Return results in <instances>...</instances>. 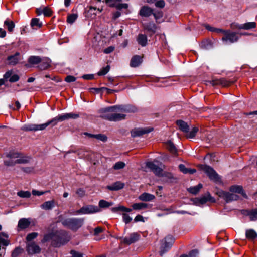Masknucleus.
Wrapping results in <instances>:
<instances>
[{
  "label": "nucleus",
  "instance_id": "4468645a",
  "mask_svg": "<svg viewBox=\"0 0 257 257\" xmlns=\"http://www.w3.org/2000/svg\"><path fill=\"white\" fill-rule=\"evenodd\" d=\"M152 130V128H135L131 131V136L133 137H139L150 133Z\"/></svg>",
  "mask_w": 257,
  "mask_h": 257
},
{
  "label": "nucleus",
  "instance_id": "1a4fd4ad",
  "mask_svg": "<svg viewBox=\"0 0 257 257\" xmlns=\"http://www.w3.org/2000/svg\"><path fill=\"white\" fill-rule=\"evenodd\" d=\"M79 117V114L73 113H67L54 117L52 119V122L53 123V125H56L58 122L63 121L69 119H76Z\"/></svg>",
  "mask_w": 257,
  "mask_h": 257
},
{
  "label": "nucleus",
  "instance_id": "6e6552de",
  "mask_svg": "<svg viewBox=\"0 0 257 257\" xmlns=\"http://www.w3.org/2000/svg\"><path fill=\"white\" fill-rule=\"evenodd\" d=\"M100 211V209L93 205H88L83 206L80 209L75 212V214H93Z\"/></svg>",
  "mask_w": 257,
  "mask_h": 257
},
{
  "label": "nucleus",
  "instance_id": "bb28decb",
  "mask_svg": "<svg viewBox=\"0 0 257 257\" xmlns=\"http://www.w3.org/2000/svg\"><path fill=\"white\" fill-rule=\"evenodd\" d=\"M19 53L17 52L15 55H11L8 57V60L10 65H15L18 63L19 61Z\"/></svg>",
  "mask_w": 257,
  "mask_h": 257
},
{
  "label": "nucleus",
  "instance_id": "680f3d73",
  "mask_svg": "<svg viewBox=\"0 0 257 257\" xmlns=\"http://www.w3.org/2000/svg\"><path fill=\"white\" fill-rule=\"evenodd\" d=\"M199 254L198 251L197 249H194L191 251L189 255H187L189 257H196Z\"/></svg>",
  "mask_w": 257,
  "mask_h": 257
},
{
  "label": "nucleus",
  "instance_id": "338daca9",
  "mask_svg": "<svg viewBox=\"0 0 257 257\" xmlns=\"http://www.w3.org/2000/svg\"><path fill=\"white\" fill-rule=\"evenodd\" d=\"M231 27L233 29H242V24H239L238 23H233L231 25Z\"/></svg>",
  "mask_w": 257,
  "mask_h": 257
},
{
  "label": "nucleus",
  "instance_id": "7c9ffc66",
  "mask_svg": "<svg viewBox=\"0 0 257 257\" xmlns=\"http://www.w3.org/2000/svg\"><path fill=\"white\" fill-rule=\"evenodd\" d=\"M166 147L172 154L175 155L177 154V149L172 142L168 141L166 143Z\"/></svg>",
  "mask_w": 257,
  "mask_h": 257
},
{
  "label": "nucleus",
  "instance_id": "473e14b6",
  "mask_svg": "<svg viewBox=\"0 0 257 257\" xmlns=\"http://www.w3.org/2000/svg\"><path fill=\"white\" fill-rule=\"evenodd\" d=\"M52 124L53 125V123L52 122V120L41 124H36V131H41L45 130L48 126Z\"/></svg>",
  "mask_w": 257,
  "mask_h": 257
},
{
  "label": "nucleus",
  "instance_id": "ea45409f",
  "mask_svg": "<svg viewBox=\"0 0 257 257\" xmlns=\"http://www.w3.org/2000/svg\"><path fill=\"white\" fill-rule=\"evenodd\" d=\"M198 131L199 129L198 127H194L190 132H188V134H187V137L189 138H194Z\"/></svg>",
  "mask_w": 257,
  "mask_h": 257
},
{
  "label": "nucleus",
  "instance_id": "0e129e2a",
  "mask_svg": "<svg viewBox=\"0 0 257 257\" xmlns=\"http://www.w3.org/2000/svg\"><path fill=\"white\" fill-rule=\"evenodd\" d=\"M114 50V47L113 46H109L108 48L105 49L104 50V53L105 54H109L113 52Z\"/></svg>",
  "mask_w": 257,
  "mask_h": 257
},
{
  "label": "nucleus",
  "instance_id": "dca6fc26",
  "mask_svg": "<svg viewBox=\"0 0 257 257\" xmlns=\"http://www.w3.org/2000/svg\"><path fill=\"white\" fill-rule=\"evenodd\" d=\"M30 221L28 219L22 218L19 220L18 224V230L21 231L29 227Z\"/></svg>",
  "mask_w": 257,
  "mask_h": 257
},
{
  "label": "nucleus",
  "instance_id": "e2e57ef3",
  "mask_svg": "<svg viewBox=\"0 0 257 257\" xmlns=\"http://www.w3.org/2000/svg\"><path fill=\"white\" fill-rule=\"evenodd\" d=\"M180 171L184 174H187L188 168H186L184 165L180 164L179 166Z\"/></svg>",
  "mask_w": 257,
  "mask_h": 257
},
{
  "label": "nucleus",
  "instance_id": "c9c22d12",
  "mask_svg": "<svg viewBox=\"0 0 257 257\" xmlns=\"http://www.w3.org/2000/svg\"><path fill=\"white\" fill-rule=\"evenodd\" d=\"M202 187V185L201 184H199L197 186L190 187L188 189V191L192 194H196Z\"/></svg>",
  "mask_w": 257,
  "mask_h": 257
},
{
  "label": "nucleus",
  "instance_id": "58836bf2",
  "mask_svg": "<svg viewBox=\"0 0 257 257\" xmlns=\"http://www.w3.org/2000/svg\"><path fill=\"white\" fill-rule=\"evenodd\" d=\"M125 164L123 162L119 161L116 162L113 167L114 170H117L124 168Z\"/></svg>",
  "mask_w": 257,
  "mask_h": 257
},
{
  "label": "nucleus",
  "instance_id": "9b49d317",
  "mask_svg": "<svg viewBox=\"0 0 257 257\" xmlns=\"http://www.w3.org/2000/svg\"><path fill=\"white\" fill-rule=\"evenodd\" d=\"M26 250L29 254H34L40 253L41 248L35 242H30L27 243Z\"/></svg>",
  "mask_w": 257,
  "mask_h": 257
},
{
  "label": "nucleus",
  "instance_id": "79ce46f5",
  "mask_svg": "<svg viewBox=\"0 0 257 257\" xmlns=\"http://www.w3.org/2000/svg\"><path fill=\"white\" fill-rule=\"evenodd\" d=\"M38 235V233L37 232H32L28 234L26 236V240L29 242L36 238Z\"/></svg>",
  "mask_w": 257,
  "mask_h": 257
},
{
  "label": "nucleus",
  "instance_id": "de8ad7c7",
  "mask_svg": "<svg viewBox=\"0 0 257 257\" xmlns=\"http://www.w3.org/2000/svg\"><path fill=\"white\" fill-rule=\"evenodd\" d=\"M52 14V11L48 7L43 8V15L45 16H50Z\"/></svg>",
  "mask_w": 257,
  "mask_h": 257
},
{
  "label": "nucleus",
  "instance_id": "6e6d98bb",
  "mask_svg": "<svg viewBox=\"0 0 257 257\" xmlns=\"http://www.w3.org/2000/svg\"><path fill=\"white\" fill-rule=\"evenodd\" d=\"M257 220V209L252 210L251 214V221H255Z\"/></svg>",
  "mask_w": 257,
  "mask_h": 257
},
{
  "label": "nucleus",
  "instance_id": "2f4dec72",
  "mask_svg": "<svg viewBox=\"0 0 257 257\" xmlns=\"http://www.w3.org/2000/svg\"><path fill=\"white\" fill-rule=\"evenodd\" d=\"M42 26V23L40 22L39 19L33 18L31 22V26L34 28H39Z\"/></svg>",
  "mask_w": 257,
  "mask_h": 257
},
{
  "label": "nucleus",
  "instance_id": "423d86ee",
  "mask_svg": "<svg viewBox=\"0 0 257 257\" xmlns=\"http://www.w3.org/2000/svg\"><path fill=\"white\" fill-rule=\"evenodd\" d=\"M174 242V238L171 235H168L162 241V244L160 248V255L163 254L169 250Z\"/></svg>",
  "mask_w": 257,
  "mask_h": 257
},
{
  "label": "nucleus",
  "instance_id": "a878e982",
  "mask_svg": "<svg viewBox=\"0 0 257 257\" xmlns=\"http://www.w3.org/2000/svg\"><path fill=\"white\" fill-rule=\"evenodd\" d=\"M245 235L248 239L254 240L257 237V233L253 229H247L246 230Z\"/></svg>",
  "mask_w": 257,
  "mask_h": 257
},
{
  "label": "nucleus",
  "instance_id": "a211bd4d",
  "mask_svg": "<svg viewBox=\"0 0 257 257\" xmlns=\"http://www.w3.org/2000/svg\"><path fill=\"white\" fill-rule=\"evenodd\" d=\"M124 187V184L120 181H117L111 185L107 186L106 188L110 191H117L120 190Z\"/></svg>",
  "mask_w": 257,
  "mask_h": 257
},
{
  "label": "nucleus",
  "instance_id": "20e7f679",
  "mask_svg": "<svg viewBox=\"0 0 257 257\" xmlns=\"http://www.w3.org/2000/svg\"><path fill=\"white\" fill-rule=\"evenodd\" d=\"M84 218H70L61 221V223L73 231L77 230L84 223Z\"/></svg>",
  "mask_w": 257,
  "mask_h": 257
},
{
  "label": "nucleus",
  "instance_id": "c85d7f7f",
  "mask_svg": "<svg viewBox=\"0 0 257 257\" xmlns=\"http://www.w3.org/2000/svg\"><path fill=\"white\" fill-rule=\"evenodd\" d=\"M133 209L135 210H140L146 209L148 207V205L145 203H134L132 206Z\"/></svg>",
  "mask_w": 257,
  "mask_h": 257
},
{
  "label": "nucleus",
  "instance_id": "603ef678",
  "mask_svg": "<svg viewBox=\"0 0 257 257\" xmlns=\"http://www.w3.org/2000/svg\"><path fill=\"white\" fill-rule=\"evenodd\" d=\"M118 10H121L122 9H127L128 8V5L127 4H121L118 3L117 4L115 7Z\"/></svg>",
  "mask_w": 257,
  "mask_h": 257
},
{
  "label": "nucleus",
  "instance_id": "37998d69",
  "mask_svg": "<svg viewBox=\"0 0 257 257\" xmlns=\"http://www.w3.org/2000/svg\"><path fill=\"white\" fill-rule=\"evenodd\" d=\"M122 0H105L106 3L110 7H115L118 3Z\"/></svg>",
  "mask_w": 257,
  "mask_h": 257
},
{
  "label": "nucleus",
  "instance_id": "09e8293b",
  "mask_svg": "<svg viewBox=\"0 0 257 257\" xmlns=\"http://www.w3.org/2000/svg\"><path fill=\"white\" fill-rule=\"evenodd\" d=\"M23 130L25 131H36V124H30L23 126Z\"/></svg>",
  "mask_w": 257,
  "mask_h": 257
},
{
  "label": "nucleus",
  "instance_id": "f8f14e48",
  "mask_svg": "<svg viewBox=\"0 0 257 257\" xmlns=\"http://www.w3.org/2000/svg\"><path fill=\"white\" fill-rule=\"evenodd\" d=\"M140 235L137 233H132L128 236L120 238L121 242L124 244H131L139 240Z\"/></svg>",
  "mask_w": 257,
  "mask_h": 257
},
{
  "label": "nucleus",
  "instance_id": "4c0bfd02",
  "mask_svg": "<svg viewBox=\"0 0 257 257\" xmlns=\"http://www.w3.org/2000/svg\"><path fill=\"white\" fill-rule=\"evenodd\" d=\"M31 193L28 191H20L17 192V195L21 198H29L31 196Z\"/></svg>",
  "mask_w": 257,
  "mask_h": 257
},
{
  "label": "nucleus",
  "instance_id": "864d4df0",
  "mask_svg": "<svg viewBox=\"0 0 257 257\" xmlns=\"http://www.w3.org/2000/svg\"><path fill=\"white\" fill-rule=\"evenodd\" d=\"M199 200L201 204H204L207 201L211 200V196L210 195L207 196H203L200 198Z\"/></svg>",
  "mask_w": 257,
  "mask_h": 257
},
{
  "label": "nucleus",
  "instance_id": "f257e3e1",
  "mask_svg": "<svg viewBox=\"0 0 257 257\" xmlns=\"http://www.w3.org/2000/svg\"><path fill=\"white\" fill-rule=\"evenodd\" d=\"M135 107L130 106L114 105L100 110L101 117L111 121H118L125 118V113L136 111Z\"/></svg>",
  "mask_w": 257,
  "mask_h": 257
},
{
  "label": "nucleus",
  "instance_id": "9d476101",
  "mask_svg": "<svg viewBox=\"0 0 257 257\" xmlns=\"http://www.w3.org/2000/svg\"><path fill=\"white\" fill-rule=\"evenodd\" d=\"M201 169L207 174L210 179H218V175L212 168L206 165H202L201 166Z\"/></svg>",
  "mask_w": 257,
  "mask_h": 257
},
{
  "label": "nucleus",
  "instance_id": "5fc2aeb1",
  "mask_svg": "<svg viewBox=\"0 0 257 257\" xmlns=\"http://www.w3.org/2000/svg\"><path fill=\"white\" fill-rule=\"evenodd\" d=\"M76 78L72 75H68L65 78V81L67 82L70 83L75 81Z\"/></svg>",
  "mask_w": 257,
  "mask_h": 257
},
{
  "label": "nucleus",
  "instance_id": "c756f323",
  "mask_svg": "<svg viewBox=\"0 0 257 257\" xmlns=\"http://www.w3.org/2000/svg\"><path fill=\"white\" fill-rule=\"evenodd\" d=\"M28 62L31 64H38L41 62V58L38 56H31L29 58Z\"/></svg>",
  "mask_w": 257,
  "mask_h": 257
},
{
  "label": "nucleus",
  "instance_id": "13d9d810",
  "mask_svg": "<svg viewBox=\"0 0 257 257\" xmlns=\"http://www.w3.org/2000/svg\"><path fill=\"white\" fill-rule=\"evenodd\" d=\"M165 2L163 0H160L156 2L155 6L157 7L163 8L165 6Z\"/></svg>",
  "mask_w": 257,
  "mask_h": 257
},
{
  "label": "nucleus",
  "instance_id": "f03ea898",
  "mask_svg": "<svg viewBox=\"0 0 257 257\" xmlns=\"http://www.w3.org/2000/svg\"><path fill=\"white\" fill-rule=\"evenodd\" d=\"M70 237L66 231L61 230L56 232H51L44 235L42 240V243L51 241V244L54 247H59L66 244Z\"/></svg>",
  "mask_w": 257,
  "mask_h": 257
},
{
  "label": "nucleus",
  "instance_id": "774afa93",
  "mask_svg": "<svg viewBox=\"0 0 257 257\" xmlns=\"http://www.w3.org/2000/svg\"><path fill=\"white\" fill-rule=\"evenodd\" d=\"M251 212H252V210H242L241 211V213L244 215L249 216L250 217V219H251Z\"/></svg>",
  "mask_w": 257,
  "mask_h": 257
},
{
  "label": "nucleus",
  "instance_id": "4d7b16f0",
  "mask_svg": "<svg viewBox=\"0 0 257 257\" xmlns=\"http://www.w3.org/2000/svg\"><path fill=\"white\" fill-rule=\"evenodd\" d=\"M49 192V191H47L45 192V191H37L36 190H33L32 191V194L35 196H41V195L44 194L46 192Z\"/></svg>",
  "mask_w": 257,
  "mask_h": 257
},
{
  "label": "nucleus",
  "instance_id": "b1692460",
  "mask_svg": "<svg viewBox=\"0 0 257 257\" xmlns=\"http://www.w3.org/2000/svg\"><path fill=\"white\" fill-rule=\"evenodd\" d=\"M176 123L181 131L185 133H188L189 127L186 122L183 120H179L177 121Z\"/></svg>",
  "mask_w": 257,
  "mask_h": 257
},
{
  "label": "nucleus",
  "instance_id": "3c124183",
  "mask_svg": "<svg viewBox=\"0 0 257 257\" xmlns=\"http://www.w3.org/2000/svg\"><path fill=\"white\" fill-rule=\"evenodd\" d=\"M146 166L153 172L158 166L152 162H148L146 163Z\"/></svg>",
  "mask_w": 257,
  "mask_h": 257
},
{
  "label": "nucleus",
  "instance_id": "4be33fe9",
  "mask_svg": "<svg viewBox=\"0 0 257 257\" xmlns=\"http://www.w3.org/2000/svg\"><path fill=\"white\" fill-rule=\"evenodd\" d=\"M137 41L139 45L142 47L146 46L147 44V37L145 34H139L137 38Z\"/></svg>",
  "mask_w": 257,
  "mask_h": 257
},
{
  "label": "nucleus",
  "instance_id": "e433bc0d",
  "mask_svg": "<svg viewBox=\"0 0 257 257\" xmlns=\"http://www.w3.org/2000/svg\"><path fill=\"white\" fill-rule=\"evenodd\" d=\"M78 18L77 14H71L67 16V22L69 24H73Z\"/></svg>",
  "mask_w": 257,
  "mask_h": 257
},
{
  "label": "nucleus",
  "instance_id": "f3484780",
  "mask_svg": "<svg viewBox=\"0 0 257 257\" xmlns=\"http://www.w3.org/2000/svg\"><path fill=\"white\" fill-rule=\"evenodd\" d=\"M231 192L241 194L244 198H247V195L243 190L242 187L239 185H232L229 188Z\"/></svg>",
  "mask_w": 257,
  "mask_h": 257
},
{
  "label": "nucleus",
  "instance_id": "393cba45",
  "mask_svg": "<svg viewBox=\"0 0 257 257\" xmlns=\"http://www.w3.org/2000/svg\"><path fill=\"white\" fill-rule=\"evenodd\" d=\"M145 30L154 33L156 32L157 27L156 25L152 22L145 23L143 25Z\"/></svg>",
  "mask_w": 257,
  "mask_h": 257
},
{
  "label": "nucleus",
  "instance_id": "f704fd0d",
  "mask_svg": "<svg viewBox=\"0 0 257 257\" xmlns=\"http://www.w3.org/2000/svg\"><path fill=\"white\" fill-rule=\"evenodd\" d=\"M113 203L112 202H109L104 200H100L99 202V206L98 207L99 208H106L113 205Z\"/></svg>",
  "mask_w": 257,
  "mask_h": 257
},
{
  "label": "nucleus",
  "instance_id": "412c9836",
  "mask_svg": "<svg viewBox=\"0 0 257 257\" xmlns=\"http://www.w3.org/2000/svg\"><path fill=\"white\" fill-rule=\"evenodd\" d=\"M55 206L54 200L46 201L41 205V208L45 210H52Z\"/></svg>",
  "mask_w": 257,
  "mask_h": 257
},
{
  "label": "nucleus",
  "instance_id": "49530a36",
  "mask_svg": "<svg viewBox=\"0 0 257 257\" xmlns=\"http://www.w3.org/2000/svg\"><path fill=\"white\" fill-rule=\"evenodd\" d=\"M216 84H220L224 87L228 86L230 84V83L228 81H227V80H226L225 79H224L223 78L218 80Z\"/></svg>",
  "mask_w": 257,
  "mask_h": 257
},
{
  "label": "nucleus",
  "instance_id": "8fccbe9b",
  "mask_svg": "<svg viewBox=\"0 0 257 257\" xmlns=\"http://www.w3.org/2000/svg\"><path fill=\"white\" fill-rule=\"evenodd\" d=\"M122 218L123 221L126 223H129L132 220V218L127 214L123 213L122 214Z\"/></svg>",
  "mask_w": 257,
  "mask_h": 257
},
{
  "label": "nucleus",
  "instance_id": "72a5a7b5",
  "mask_svg": "<svg viewBox=\"0 0 257 257\" xmlns=\"http://www.w3.org/2000/svg\"><path fill=\"white\" fill-rule=\"evenodd\" d=\"M256 26L255 22H247L242 24V29L244 30H250L251 29L255 28Z\"/></svg>",
  "mask_w": 257,
  "mask_h": 257
},
{
  "label": "nucleus",
  "instance_id": "39448f33",
  "mask_svg": "<svg viewBox=\"0 0 257 257\" xmlns=\"http://www.w3.org/2000/svg\"><path fill=\"white\" fill-rule=\"evenodd\" d=\"M216 194L220 198L223 199L226 203L236 201L239 198L238 195L232 192H226L220 189L217 190L216 192Z\"/></svg>",
  "mask_w": 257,
  "mask_h": 257
},
{
  "label": "nucleus",
  "instance_id": "bf43d9fd",
  "mask_svg": "<svg viewBox=\"0 0 257 257\" xmlns=\"http://www.w3.org/2000/svg\"><path fill=\"white\" fill-rule=\"evenodd\" d=\"M22 249L20 248H16L12 252L13 257H16L21 253Z\"/></svg>",
  "mask_w": 257,
  "mask_h": 257
},
{
  "label": "nucleus",
  "instance_id": "7ed1b4c3",
  "mask_svg": "<svg viewBox=\"0 0 257 257\" xmlns=\"http://www.w3.org/2000/svg\"><path fill=\"white\" fill-rule=\"evenodd\" d=\"M5 155L8 159L5 160L4 163L7 166H13L16 164L28 163L31 159L30 156L15 151H11L6 153Z\"/></svg>",
  "mask_w": 257,
  "mask_h": 257
},
{
  "label": "nucleus",
  "instance_id": "2eb2a0df",
  "mask_svg": "<svg viewBox=\"0 0 257 257\" xmlns=\"http://www.w3.org/2000/svg\"><path fill=\"white\" fill-rule=\"evenodd\" d=\"M153 14V10L150 7L144 6H143L139 12V14L142 17H148Z\"/></svg>",
  "mask_w": 257,
  "mask_h": 257
},
{
  "label": "nucleus",
  "instance_id": "c03bdc74",
  "mask_svg": "<svg viewBox=\"0 0 257 257\" xmlns=\"http://www.w3.org/2000/svg\"><path fill=\"white\" fill-rule=\"evenodd\" d=\"M94 138H96L97 140H100V141H102L103 142H106V141L107 140V137H106V135H103V134H101L95 135Z\"/></svg>",
  "mask_w": 257,
  "mask_h": 257
},
{
  "label": "nucleus",
  "instance_id": "ddd939ff",
  "mask_svg": "<svg viewBox=\"0 0 257 257\" xmlns=\"http://www.w3.org/2000/svg\"><path fill=\"white\" fill-rule=\"evenodd\" d=\"M4 79L9 81L11 83L15 82L19 80V76L16 74H13L12 70H10L5 73L4 75Z\"/></svg>",
  "mask_w": 257,
  "mask_h": 257
},
{
  "label": "nucleus",
  "instance_id": "69168bd1",
  "mask_svg": "<svg viewBox=\"0 0 257 257\" xmlns=\"http://www.w3.org/2000/svg\"><path fill=\"white\" fill-rule=\"evenodd\" d=\"M94 77L93 74H85L82 76V78L85 80H92Z\"/></svg>",
  "mask_w": 257,
  "mask_h": 257
},
{
  "label": "nucleus",
  "instance_id": "a19ab883",
  "mask_svg": "<svg viewBox=\"0 0 257 257\" xmlns=\"http://www.w3.org/2000/svg\"><path fill=\"white\" fill-rule=\"evenodd\" d=\"M110 70V66L107 65L106 67L102 68L98 72V75L99 76H102L106 74Z\"/></svg>",
  "mask_w": 257,
  "mask_h": 257
},
{
  "label": "nucleus",
  "instance_id": "a18cd8bd",
  "mask_svg": "<svg viewBox=\"0 0 257 257\" xmlns=\"http://www.w3.org/2000/svg\"><path fill=\"white\" fill-rule=\"evenodd\" d=\"M71 257H83V254L75 250H71L70 252Z\"/></svg>",
  "mask_w": 257,
  "mask_h": 257
},
{
  "label": "nucleus",
  "instance_id": "6ab92c4d",
  "mask_svg": "<svg viewBox=\"0 0 257 257\" xmlns=\"http://www.w3.org/2000/svg\"><path fill=\"white\" fill-rule=\"evenodd\" d=\"M51 63V60L47 57L41 59L40 64L38 66V68L42 70H45L50 66Z\"/></svg>",
  "mask_w": 257,
  "mask_h": 257
},
{
  "label": "nucleus",
  "instance_id": "052dcab7",
  "mask_svg": "<svg viewBox=\"0 0 257 257\" xmlns=\"http://www.w3.org/2000/svg\"><path fill=\"white\" fill-rule=\"evenodd\" d=\"M163 169L157 166L153 172L157 176H161L162 174Z\"/></svg>",
  "mask_w": 257,
  "mask_h": 257
},
{
  "label": "nucleus",
  "instance_id": "5701e85b",
  "mask_svg": "<svg viewBox=\"0 0 257 257\" xmlns=\"http://www.w3.org/2000/svg\"><path fill=\"white\" fill-rule=\"evenodd\" d=\"M142 62V58L139 55H135L132 57L131 62L130 66L132 67H138Z\"/></svg>",
  "mask_w": 257,
  "mask_h": 257
},
{
  "label": "nucleus",
  "instance_id": "cd10ccee",
  "mask_svg": "<svg viewBox=\"0 0 257 257\" xmlns=\"http://www.w3.org/2000/svg\"><path fill=\"white\" fill-rule=\"evenodd\" d=\"M4 26L6 27L9 32H12L15 28V25L13 21L7 19L4 23Z\"/></svg>",
  "mask_w": 257,
  "mask_h": 257
},
{
  "label": "nucleus",
  "instance_id": "aec40b11",
  "mask_svg": "<svg viewBox=\"0 0 257 257\" xmlns=\"http://www.w3.org/2000/svg\"><path fill=\"white\" fill-rule=\"evenodd\" d=\"M138 198L140 200L142 201H150L153 200H154L155 198V197L154 195L144 192L141 194L139 197Z\"/></svg>",
  "mask_w": 257,
  "mask_h": 257
},
{
  "label": "nucleus",
  "instance_id": "0eeeda50",
  "mask_svg": "<svg viewBox=\"0 0 257 257\" xmlns=\"http://www.w3.org/2000/svg\"><path fill=\"white\" fill-rule=\"evenodd\" d=\"M239 39L238 34L235 32H231L230 30H227L225 32V34L222 37L221 40L225 44H231L236 42Z\"/></svg>",
  "mask_w": 257,
  "mask_h": 257
}]
</instances>
